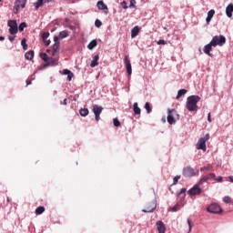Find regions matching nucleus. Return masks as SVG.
<instances>
[{
  "mask_svg": "<svg viewBox=\"0 0 233 233\" xmlns=\"http://www.w3.org/2000/svg\"><path fill=\"white\" fill-rule=\"evenodd\" d=\"M1 1H3V0H0V3H1Z\"/></svg>",
  "mask_w": 233,
  "mask_h": 233,
  "instance_id": "obj_59",
  "label": "nucleus"
},
{
  "mask_svg": "<svg viewBox=\"0 0 233 233\" xmlns=\"http://www.w3.org/2000/svg\"><path fill=\"white\" fill-rule=\"evenodd\" d=\"M8 39H9V41H10L11 43H14V40L15 39V37H14V36H9Z\"/></svg>",
  "mask_w": 233,
  "mask_h": 233,
  "instance_id": "obj_53",
  "label": "nucleus"
},
{
  "mask_svg": "<svg viewBox=\"0 0 233 233\" xmlns=\"http://www.w3.org/2000/svg\"><path fill=\"white\" fill-rule=\"evenodd\" d=\"M43 212H45V207L40 206V207L36 208V209H35L36 216H41V214H43Z\"/></svg>",
  "mask_w": 233,
  "mask_h": 233,
  "instance_id": "obj_26",
  "label": "nucleus"
},
{
  "mask_svg": "<svg viewBox=\"0 0 233 233\" xmlns=\"http://www.w3.org/2000/svg\"><path fill=\"white\" fill-rule=\"evenodd\" d=\"M66 101H67L66 98H65L64 101L62 102V105L66 106L67 105Z\"/></svg>",
  "mask_w": 233,
  "mask_h": 233,
  "instance_id": "obj_55",
  "label": "nucleus"
},
{
  "mask_svg": "<svg viewBox=\"0 0 233 233\" xmlns=\"http://www.w3.org/2000/svg\"><path fill=\"white\" fill-rule=\"evenodd\" d=\"M232 12H233V5L229 4L226 7V15H228V17H232Z\"/></svg>",
  "mask_w": 233,
  "mask_h": 233,
  "instance_id": "obj_20",
  "label": "nucleus"
},
{
  "mask_svg": "<svg viewBox=\"0 0 233 233\" xmlns=\"http://www.w3.org/2000/svg\"><path fill=\"white\" fill-rule=\"evenodd\" d=\"M26 83H27V84H26V86H28V85H32V81H28V80H27Z\"/></svg>",
  "mask_w": 233,
  "mask_h": 233,
  "instance_id": "obj_56",
  "label": "nucleus"
},
{
  "mask_svg": "<svg viewBox=\"0 0 233 233\" xmlns=\"http://www.w3.org/2000/svg\"><path fill=\"white\" fill-rule=\"evenodd\" d=\"M212 46H214V45H212V42L204 46V53L207 54L208 56H212V54H210V52H212Z\"/></svg>",
  "mask_w": 233,
  "mask_h": 233,
  "instance_id": "obj_17",
  "label": "nucleus"
},
{
  "mask_svg": "<svg viewBox=\"0 0 233 233\" xmlns=\"http://www.w3.org/2000/svg\"><path fill=\"white\" fill-rule=\"evenodd\" d=\"M44 44L46 45V46H50V40H44Z\"/></svg>",
  "mask_w": 233,
  "mask_h": 233,
  "instance_id": "obj_50",
  "label": "nucleus"
},
{
  "mask_svg": "<svg viewBox=\"0 0 233 233\" xmlns=\"http://www.w3.org/2000/svg\"><path fill=\"white\" fill-rule=\"evenodd\" d=\"M215 181H217L218 183H223V177H215Z\"/></svg>",
  "mask_w": 233,
  "mask_h": 233,
  "instance_id": "obj_46",
  "label": "nucleus"
},
{
  "mask_svg": "<svg viewBox=\"0 0 233 233\" xmlns=\"http://www.w3.org/2000/svg\"><path fill=\"white\" fill-rule=\"evenodd\" d=\"M129 8H136V0H131L130 1Z\"/></svg>",
  "mask_w": 233,
  "mask_h": 233,
  "instance_id": "obj_45",
  "label": "nucleus"
},
{
  "mask_svg": "<svg viewBox=\"0 0 233 233\" xmlns=\"http://www.w3.org/2000/svg\"><path fill=\"white\" fill-rule=\"evenodd\" d=\"M210 43L211 45H213V46H223V45L227 43V38L225 37V35H215L213 36Z\"/></svg>",
  "mask_w": 233,
  "mask_h": 233,
  "instance_id": "obj_3",
  "label": "nucleus"
},
{
  "mask_svg": "<svg viewBox=\"0 0 233 233\" xmlns=\"http://www.w3.org/2000/svg\"><path fill=\"white\" fill-rule=\"evenodd\" d=\"M210 139V134H206L204 137H201L197 143V149L203 150V152H207V141Z\"/></svg>",
  "mask_w": 233,
  "mask_h": 233,
  "instance_id": "obj_2",
  "label": "nucleus"
},
{
  "mask_svg": "<svg viewBox=\"0 0 233 233\" xmlns=\"http://www.w3.org/2000/svg\"><path fill=\"white\" fill-rule=\"evenodd\" d=\"M208 121L209 123H212V118H211V116H210V113L208 114Z\"/></svg>",
  "mask_w": 233,
  "mask_h": 233,
  "instance_id": "obj_52",
  "label": "nucleus"
},
{
  "mask_svg": "<svg viewBox=\"0 0 233 233\" xmlns=\"http://www.w3.org/2000/svg\"><path fill=\"white\" fill-rule=\"evenodd\" d=\"M7 25L9 26V34H11V35H15V34L19 32L17 27V20H9L7 22Z\"/></svg>",
  "mask_w": 233,
  "mask_h": 233,
  "instance_id": "obj_5",
  "label": "nucleus"
},
{
  "mask_svg": "<svg viewBox=\"0 0 233 233\" xmlns=\"http://www.w3.org/2000/svg\"><path fill=\"white\" fill-rule=\"evenodd\" d=\"M72 77H74V73H69V74H67V79H68V81H72Z\"/></svg>",
  "mask_w": 233,
  "mask_h": 233,
  "instance_id": "obj_47",
  "label": "nucleus"
},
{
  "mask_svg": "<svg viewBox=\"0 0 233 233\" xmlns=\"http://www.w3.org/2000/svg\"><path fill=\"white\" fill-rule=\"evenodd\" d=\"M214 14H216V11L214 9H211L208 12V16L206 18L207 25H210V21H212V18L214 17Z\"/></svg>",
  "mask_w": 233,
  "mask_h": 233,
  "instance_id": "obj_15",
  "label": "nucleus"
},
{
  "mask_svg": "<svg viewBox=\"0 0 233 233\" xmlns=\"http://www.w3.org/2000/svg\"><path fill=\"white\" fill-rule=\"evenodd\" d=\"M140 30L141 29L139 28V25H136L135 27L132 28V30H131L132 39H134V37H137V35H139Z\"/></svg>",
  "mask_w": 233,
  "mask_h": 233,
  "instance_id": "obj_16",
  "label": "nucleus"
},
{
  "mask_svg": "<svg viewBox=\"0 0 233 233\" xmlns=\"http://www.w3.org/2000/svg\"><path fill=\"white\" fill-rule=\"evenodd\" d=\"M183 176L185 177H194L196 176V170L191 167H186L183 168Z\"/></svg>",
  "mask_w": 233,
  "mask_h": 233,
  "instance_id": "obj_8",
  "label": "nucleus"
},
{
  "mask_svg": "<svg viewBox=\"0 0 233 233\" xmlns=\"http://www.w3.org/2000/svg\"><path fill=\"white\" fill-rule=\"evenodd\" d=\"M206 176L208 177V179H215L216 178V174H214V173H209V174H208Z\"/></svg>",
  "mask_w": 233,
  "mask_h": 233,
  "instance_id": "obj_39",
  "label": "nucleus"
},
{
  "mask_svg": "<svg viewBox=\"0 0 233 233\" xmlns=\"http://www.w3.org/2000/svg\"><path fill=\"white\" fill-rule=\"evenodd\" d=\"M207 181H208V177H207V175L206 176H204V177H202L200 179H199V181H198V185H202V184H204L205 182H207Z\"/></svg>",
  "mask_w": 233,
  "mask_h": 233,
  "instance_id": "obj_29",
  "label": "nucleus"
},
{
  "mask_svg": "<svg viewBox=\"0 0 233 233\" xmlns=\"http://www.w3.org/2000/svg\"><path fill=\"white\" fill-rule=\"evenodd\" d=\"M58 48H59V42H56L53 46V51L57 52Z\"/></svg>",
  "mask_w": 233,
  "mask_h": 233,
  "instance_id": "obj_38",
  "label": "nucleus"
},
{
  "mask_svg": "<svg viewBox=\"0 0 233 233\" xmlns=\"http://www.w3.org/2000/svg\"><path fill=\"white\" fill-rule=\"evenodd\" d=\"M103 23L101 22V20H96L95 26H96V28L101 27Z\"/></svg>",
  "mask_w": 233,
  "mask_h": 233,
  "instance_id": "obj_41",
  "label": "nucleus"
},
{
  "mask_svg": "<svg viewBox=\"0 0 233 233\" xmlns=\"http://www.w3.org/2000/svg\"><path fill=\"white\" fill-rule=\"evenodd\" d=\"M72 71L68 70V69H65L64 70V74L65 76H68L69 73H71Z\"/></svg>",
  "mask_w": 233,
  "mask_h": 233,
  "instance_id": "obj_51",
  "label": "nucleus"
},
{
  "mask_svg": "<svg viewBox=\"0 0 233 233\" xmlns=\"http://www.w3.org/2000/svg\"><path fill=\"white\" fill-rule=\"evenodd\" d=\"M199 187H201L199 184H196L191 189L187 191V194H189V196H199V194H201V189Z\"/></svg>",
  "mask_w": 233,
  "mask_h": 233,
  "instance_id": "obj_11",
  "label": "nucleus"
},
{
  "mask_svg": "<svg viewBox=\"0 0 233 233\" xmlns=\"http://www.w3.org/2000/svg\"><path fill=\"white\" fill-rule=\"evenodd\" d=\"M207 210L211 214H221V212H223L221 207H219V205L217 203L211 204L209 207H208Z\"/></svg>",
  "mask_w": 233,
  "mask_h": 233,
  "instance_id": "obj_7",
  "label": "nucleus"
},
{
  "mask_svg": "<svg viewBox=\"0 0 233 233\" xmlns=\"http://www.w3.org/2000/svg\"><path fill=\"white\" fill-rule=\"evenodd\" d=\"M79 114L82 116V117H86V116L89 114L88 108H81L79 110Z\"/></svg>",
  "mask_w": 233,
  "mask_h": 233,
  "instance_id": "obj_24",
  "label": "nucleus"
},
{
  "mask_svg": "<svg viewBox=\"0 0 233 233\" xmlns=\"http://www.w3.org/2000/svg\"><path fill=\"white\" fill-rule=\"evenodd\" d=\"M25 6H26V0H17L14 6L15 14H17V12H19V9L25 8Z\"/></svg>",
  "mask_w": 233,
  "mask_h": 233,
  "instance_id": "obj_10",
  "label": "nucleus"
},
{
  "mask_svg": "<svg viewBox=\"0 0 233 233\" xmlns=\"http://www.w3.org/2000/svg\"><path fill=\"white\" fill-rule=\"evenodd\" d=\"M145 109L147 110V114H150L152 112V107L150 106V103L147 102L145 104Z\"/></svg>",
  "mask_w": 233,
  "mask_h": 233,
  "instance_id": "obj_31",
  "label": "nucleus"
},
{
  "mask_svg": "<svg viewBox=\"0 0 233 233\" xmlns=\"http://www.w3.org/2000/svg\"><path fill=\"white\" fill-rule=\"evenodd\" d=\"M229 180L231 183H233V177H229Z\"/></svg>",
  "mask_w": 233,
  "mask_h": 233,
  "instance_id": "obj_58",
  "label": "nucleus"
},
{
  "mask_svg": "<svg viewBox=\"0 0 233 233\" xmlns=\"http://www.w3.org/2000/svg\"><path fill=\"white\" fill-rule=\"evenodd\" d=\"M201 101V97L199 96H189L186 102V107L188 112H197L198 110V103Z\"/></svg>",
  "mask_w": 233,
  "mask_h": 233,
  "instance_id": "obj_1",
  "label": "nucleus"
},
{
  "mask_svg": "<svg viewBox=\"0 0 233 233\" xmlns=\"http://www.w3.org/2000/svg\"><path fill=\"white\" fill-rule=\"evenodd\" d=\"M157 228L158 230V233L167 232V227L165 226V223H163V221H157Z\"/></svg>",
  "mask_w": 233,
  "mask_h": 233,
  "instance_id": "obj_14",
  "label": "nucleus"
},
{
  "mask_svg": "<svg viewBox=\"0 0 233 233\" xmlns=\"http://www.w3.org/2000/svg\"><path fill=\"white\" fill-rule=\"evenodd\" d=\"M44 3H52V0H37V2L34 4V6L37 10V8H41V6H43Z\"/></svg>",
  "mask_w": 233,
  "mask_h": 233,
  "instance_id": "obj_18",
  "label": "nucleus"
},
{
  "mask_svg": "<svg viewBox=\"0 0 233 233\" xmlns=\"http://www.w3.org/2000/svg\"><path fill=\"white\" fill-rule=\"evenodd\" d=\"M40 57L41 59H43V61L47 63V65H52V63H50V57H48V55H46V53H41Z\"/></svg>",
  "mask_w": 233,
  "mask_h": 233,
  "instance_id": "obj_22",
  "label": "nucleus"
},
{
  "mask_svg": "<svg viewBox=\"0 0 233 233\" xmlns=\"http://www.w3.org/2000/svg\"><path fill=\"white\" fill-rule=\"evenodd\" d=\"M133 111L136 116H139L141 114V108L137 106V102L133 104Z\"/></svg>",
  "mask_w": 233,
  "mask_h": 233,
  "instance_id": "obj_21",
  "label": "nucleus"
},
{
  "mask_svg": "<svg viewBox=\"0 0 233 233\" xmlns=\"http://www.w3.org/2000/svg\"><path fill=\"white\" fill-rule=\"evenodd\" d=\"M187 225L189 227V232H191L192 227H194V224H192V221L190 220V218H187Z\"/></svg>",
  "mask_w": 233,
  "mask_h": 233,
  "instance_id": "obj_42",
  "label": "nucleus"
},
{
  "mask_svg": "<svg viewBox=\"0 0 233 233\" xmlns=\"http://www.w3.org/2000/svg\"><path fill=\"white\" fill-rule=\"evenodd\" d=\"M179 204L175 205L174 207L169 208V212H177V210H179Z\"/></svg>",
  "mask_w": 233,
  "mask_h": 233,
  "instance_id": "obj_32",
  "label": "nucleus"
},
{
  "mask_svg": "<svg viewBox=\"0 0 233 233\" xmlns=\"http://www.w3.org/2000/svg\"><path fill=\"white\" fill-rule=\"evenodd\" d=\"M0 41H5V37L4 36H0Z\"/></svg>",
  "mask_w": 233,
  "mask_h": 233,
  "instance_id": "obj_57",
  "label": "nucleus"
},
{
  "mask_svg": "<svg viewBox=\"0 0 233 233\" xmlns=\"http://www.w3.org/2000/svg\"><path fill=\"white\" fill-rule=\"evenodd\" d=\"M97 61H99V55H96L93 57V60L91 61V65H90L91 68H95V66H97L99 65Z\"/></svg>",
  "mask_w": 233,
  "mask_h": 233,
  "instance_id": "obj_19",
  "label": "nucleus"
},
{
  "mask_svg": "<svg viewBox=\"0 0 233 233\" xmlns=\"http://www.w3.org/2000/svg\"><path fill=\"white\" fill-rule=\"evenodd\" d=\"M187 94V89H179L177 95V99H179L182 96Z\"/></svg>",
  "mask_w": 233,
  "mask_h": 233,
  "instance_id": "obj_28",
  "label": "nucleus"
},
{
  "mask_svg": "<svg viewBox=\"0 0 233 233\" xmlns=\"http://www.w3.org/2000/svg\"><path fill=\"white\" fill-rule=\"evenodd\" d=\"M54 41L55 43H59V36H55Z\"/></svg>",
  "mask_w": 233,
  "mask_h": 233,
  "instance_id": "obj_54",
  "label": "nucleus"
},
{
  "mask_svg": "<svg viewBox=\"0 0 233 233\" xmlns=\"http://www.w3.org/2000/svg\"><path fill=\"white\" fill-rule=\"evenodd\" d=\"M174 116H177V119H179V114H177L176 109H167V123L169 125H174V123H176Z\"/></svg>",
  "mask_w": 233,
  "mask_h": 233,
  "instance_id": "obj_4",
  "label": "nucleus"
},
{
  "mask_svg": "<svg viewBox=\"0 0 233 233\" xmlns=\"http://www.w3.org/2000/svg\"><path fill=\"white\" fill-rule=\"evenodd\" d=\"M120 5H121L122 8H124V10H127L128 8V5H127V1L121 2Z\"/></svg>",
  "mask_w": 233,
  "mask_h": 233,
  "instance_id": "obj_43",
  "label": "nucleus"
},
{
  "mask_svg": "<svg viewBox=\"0 0 233 233\" xmlns=\"http://www.w3.org/2000/svg\"><path fill=\"white\" fill-rule=\"evenodd\" d=\"M157 207V202L156 201V199H153L151 202H147L146 204V208L142 209V212H145V213L154 212Z\"/></svg>",
  "mask_w": 233,
  "mask_h": 233,
  "instance_id": "obj_6",
  "label": "nucleus"
},
{
  "mask_svg": "<svg viewBox=\"0 0 233 233\" xmlns=\"http://www.w3.org/2000/svg\"><path fill=\"white\" fill-rule=\"evenodd\" d=\"M25 59L32 61L34 59V51H28L25 53Z\"/></svg>",
  "mask_w": 233,
  "mask_h": 233,
  "instance_id": "obj_25",
  "label": "nucleus"
},
{
  "mask_svg": "<svg viewBox=\"0 0 233 233\" xmlns=\"http://www.w3.org/2000/svg\"><path fill=\"white\" fill-rule=\"evenodd\" d=\"M96 6L98 10H104L105 14H108V6H106V5L105 4V2H103V0H99L96 3Z\"/></svg>",
  "mask_w": 233,
  "mask_h": 233,
  "instance_id": "obj_13",
  "label": "nucleus"
},
{
  "mask_svg": "<svg viewBox=\"0 0 233 233\" xmlns=\"http://www.w3.org/2000/svg\"><path fill=\"white\" fill-rule=\"evenodd\" d=\"M181 195H183V198H185V196H187V188L180 189L178 196H181Z\"/></svg>",
  "mask_w": 233,
  "mask_h": 233,
  "instance_id": "obj_37",
  "label": "nucleus"
},
{
  "mask_svg": "<svg viewBox=\"0 0 233 233\" xmlns=\"http://www.w3.org/2000/svg\"><path fill=\"white\" fill-rule=\"evenodd\" d=\"M50 37V33H43L42 39L45 41Z\"/></svg>",
  "mask_w": 233,
  "mask_h": 233,
  "instance_id": "obj_40",
  "label": "nucleus"
},
{
  "mask_svg": "<svg viewBox=\"0 0 233 233\" xmlns=\"http://www.w3.org/2000/svg\"><path fill=\"white\" fill-rule=\"evenodd\" d=\"M49 63H51V64H47V65H52V66L56 65V59L49 58Z\"/></svg>",
  "mask_w": 233,
  "mask_h": 233,
  "instance_id": "obj_49",
  "label": "nucleus"
},
{
  "mask_svg": "<svg viewBox=\"0 0 233 233\" xmlns=\"http://www.w3.org/2000/svg\"><path fill=\"white\" fill-rule=\"evenodd\" d=\"M101 112H103V106L97 105L93 106V113L95 114L96 121H99L101 119L99 116H101Z\"/></svg>",
  "mask_w": 233,
  "mask_h": 233,
  "instance_id": "obj_9",
  "label": "nucleus"
},
{
  "mask_svg": "<svg viewBox=\"0 0 233 233\" xmlns=\"http://www.w3.org/2000/svg\"><path fill=\"white\" fill-rule=\"evenodd\" d=\"M113 124H114L115 127H120L121 126V122H119V119H117V118L113 119Z\"/></svg>",
  "mask_w": 233,
  "mask_h": 233,
  "instance_id": "obj_36",
  "label": "nucleus"
},
{
  "mask_svg": "<svg viewBox=\"0 0 233 233\" xmlns=\"http://www.w3.org/2000/svg\"><path fill=\"white\" fill-rule=\"evenodd\" d=\"M205 170H212V165H208L200 168V172H205Z\"/></svg>",
  "mask_w": 233,
  "mask_h": 233,
  "instance_id": "obj_34",
  "label": "nucleus"
},
{
  "mask_svg": "<svg viewBox=\"0 0 233 233\" xmlns=\"http://www.w3.org/2000/svg\"><path fill=\"white\" fill-rule=\"evenodd\" d=\"M157 45H167V41H165V40H158V41H157Z\"/></svg>",
  "mask_w": 233,
  "mask_h": 233,
  "instance_id": "obj_48",
  "label": "nucleus"
},
{
  "mask_svg": "<svg viewBox=\"0 0 233 233\" xmlns=\"http://www.w3.org/2000/svg\"><path fill=\"white\" fill-rule=\"evenodd\" d=\"M124 62L126 65L127 76H132V64L130 63V59H128V56H125Z\"/></svg>",
  "mask_w": 233,
  "mask_h": 233,
  "instance_id": "obj_12",
  "label": "nucleus"
},
{
  "mask_svg": "<svg viewBox=\"0 0 233 233\" xmlns=\"http://www.w3.org/2000/svg\"><path fill=\"white\" fill-rule=\"evenodd\" d=\"M223 201L224 203H232V198H230L228 196H226L223 198Z\"/></svg>",
  "mask_w": 233,
  "mask_h": 233,
  "instance_id": "obj_35",
  "label": "nucleus"
},
{
  "mask_svg": "<svg viewBox=\"0 0 233 233\" xmlns=\"http://www.w3.org/2000/svg\"><path fill=\"white\" fill-rule=\"evenodd\" d=\"M179 179H181V176H177L173 178L174 181V185L177 184V181H179Z\"/></svg>",
  "mask_w": 233,
  "mask_h": 233,
  "instance_id": "obj_44",
  "label": "nucleus"
},
{
  "mask_svg": "<svg viewBox=\"0 0 233 233\" xmlns=\"http://www.w3.org/2000/svg\"><path fill=\"white\" fill-rule=\"evenodd\" d=\"M59 39H65L66 37H68V31L64 30L59 33Z\"/></svg>",
  "mask_w": 233,
  "mask_h": 233,
  "instance_id": "obj_27",
  "label": "nucleus"
},
{
  "mask_svg": "<svg viewBox=\"0 0 233 233\" xmlns=\"http://www.w3.org/2000/svg\"><path fill=\"white\" fill-rule=\"evenodd\" d=\"M21 46H23L24 50H28V45L26 44L25 38L22 39Z\"/></svg>",
  "mask_w": 233,
  "mask_h": 233,
  "instance_id": "obj_30",
  "label": "nucleus"
},
{
  "mask_svg": "<svg viewBox=\"0 0 233 233\" xmlns=\"http://www.w3.org/2000/svg\"><path fill=\"white\" fill-rule=\"evenodd\" d=\"M96 46H97V40H92V41L87 45L88 50H94V48H96Z\"/></svg>",
  "mask_w": 233,
  "mask_h": 233,
  "instance_id": "obj_23",
  "label": "nucleus"
},
{
  "mask_svg": "<svg viewBox=\"0 0 233 233\" xmlns=\"http://www.w3.org/2000/svg\"><path fill=\"white\" fill-rule=\"evenodd\" d=\"M25 28H26V23L23 22L19 25L18 30H19V32H23L25 30Z\"/></svg>",
  "mask_w": 233,
  "mask_h": 233,
  "instance_id": "obj_33",
  "label": "nucleus"
}]
</instances>
